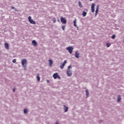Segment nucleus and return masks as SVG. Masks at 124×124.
<instances>
[{"mask_svg": "<svg viewBox=\"0 0 124 124\" xmlns=\"http://www.w3.org/2000/svg\"><path fill=\"white\" fill-rule=\"evenodd\" d=\"M62 29L63 31H65V25H63L62 27Z\"/></svg>", "mask_w": 124, "mask_h": 124, "instance_id": "23", "label": "nucleus"}, {"mask_svg": "<svg viewBox=\"0 0 124 124\" xmlns=\"http://www.w3.org/2000/svg\"><path fill=\"white\" fill-rule=\"evenodd\" d=\"M58 22H60V19H58Z\"/></svg>", "mask_w": 124, "mask_h": 124, "instance_id": "34", "label": "nucleus"}, {"mask_svg": "<svg viewBox=\"0 0 124 124\" xmlns=\"http://www.w3.org/2000/svg\"><path fill=\"white\" fill-rule=\"evenodd\" d=\"M77 21H76V19H75L74 20V27H77V25L76 24Z\"/></svg>", "mask_w": 124, "mask_h": 124, "instance_id": "21", "label": "nucleus"}, {"mask_svg": "<svg viewBox=\"0 0 124 124\" xmlns=\"http://www.w3.org/2000/svg\"><path fill=\"white\" fill-rule=\"evenodd\" d=\"M78 6L79 7H80V8H82V7H83V6L82 5L81 1H78Z\"/></svg>", "mask_w": 124, "mask_h": 124, "instance_id": "19", "label": "nucleus"}, {"mask_svg": "<svg viewBox=\"0 0 124 124\" xmlns=\"http://www.w3.org/2000/svg\"><path fill=\"white\" fill-rule=\"evenodd\" d=\"M11 9H15V11H16V8H15V7H13V6H12L11 7Z\"/></svg>", "mask_w": 124, "mask_h": 124, "instance_id": "28", "label": "nucleus"}, {"mask_svg": "<svg viewBox=\"0 0 124 124\" xmlns=\"http://www.w3.org/2000/svg\"><path fill=\"white\" fill-rule=\"evenodd\" d=\"M53 77L54 79H61V77L59 76V74H58V73H54L53 75Z\"/></svg>", "mask_w": 124, "mask_h": 124, "instance_id": "2", "label": "nucleus"}, {"mask_svg": "<svg viewBox=\"0 0 124 124\" xmlns=\"http://www.w3.org/2000/svg\"><path fill=\"white\" fill-rule=\"evenodd\" d=\"M66 50L69 51L70 54H72V51H73V47L72 46H69L66 47Z\"/></svg>", "mask_w": 124, "mask_h": 124, "instance_id": "4", "label": "nucleus"}, {"mask_svg": "<svg viewBox=\"0 0 124 124\" xmlns=\"http://www.w3.org/2000/svg\"><path fill=\"white\" fill-rule=\"evenodd\" d=\"M82 15V16H83V17H86V16H87V12L83 11Z\"/></svg>", "mask_w": 124, "mask_h": 124, "instance_id": "16", "label": "nucleus"}, {"mask_svg": "<svg viewBox=\"0 0 124 124\" xmlns=\"http://www.w3.org/2000/svg\"><path fill=\"white\" fill-rule=\"evenodd\" d=\"M28 20H29V22H30L31 24H32L33 25H35V24H36V22H35L34 20L31 19V16H29L28 17Z\"/></svg>", "mask_w": 124, "mask_h": 124, "instance_id": "1", "label": "nucleus"}, {"mask_svg": "<svg viewBox=\"0 0 124 124\" xmlns=\"http://www.w3.org/2000/svg\"><path fill=\"white\" fill-rule=\"evenodd\" d=\"M29 111H28V109L27 108H24V110H23V113L24 114H27V113Z\"/></svg>", "mask_w": 124, "mask_h": 124, "instance_id": "17", "label": "nucleus"}, {"mask_svg": "<svg viewBox=\"0 0 124 124\" xmlns=\"http://www.w3.org/2000/svg\"><path fill=\"white\" fill-rule=\"evenodd\" d=\"M48 62H49V66H52V65H53V60H49L48 61Z\"/></svg>", "mask_w": 124, "mask_h": 124, "instance_id": "15", "label": "nucleus"}, {"mask_svg": "<svg viewBox=\"0 0 124 124\" xmlns=\"http://www.w3.org/2000/svg\"><path fill=\"white\" fill-rule=\"evenodd\" d=\"M32 44L35 47L37 46V42L35 41V40H32Z\"/></svg>", "mask_w": 124, "mask_h": 124, "instance_id": "13", "label": "nucleus"}, {"mask_svg": "<svg viewBox=\"0 0 124 124\" xmlns=\"http://www.w3.org/2000/svg\"><path fill=\"white\" fill-rule=\"evenodd\" d=\"M61 22L62 24H66V19L62 16L61 17Z\"/></svg>", "mask_w": 124, "mask_h": 124, "instance_id": "3", "label": "nucleus"}, {"mask_svg": "<svg viewBox=\"0 0 124 124\" xmlns=\"http://www.w3.org/2000/svg\"><path fill=\"white\" fill-rule=\"evenodd\" d=\"M66 62H67V61H66V60H65L63 63L60 65V68H61V69H63V67H64V65H65Z\"/></svg>", "mask_w": 124, "mask_h": 124, "instance_id": "8", "label": "nucleus"}, {"mask_svg": "<svg viewBox=\"0 0 124 124\" xmlns=\"http://www.w3.org/2000/svg\"><path fill=\"white\" fill-rule=\"evenodd\" d=\"M52 21H53V23H56V18H53L52 19Z\"/></svg>", "mask_w": 124, "mask_h": 124, "instance_id": "25", "label": "nucleus"}, {"mask_svg": "<svg viewBox=\"0 0 124 124\" xmlns=\"http://www.w3.org/2000/svg\"><path fill=\"white\" fill-rule=\"evenodd\" d=\"M27 66V65H25L24 66H23V67H24V70H27V68H26Z\"/></svg>", "mask_w": 124, "mask_h": 124, "instance_id": "30", "label": "nucleus"}, {"mask_svg": "<svg viewBox=\"0 0 124 124\" xmlns=\"http://www.w3.org/2000/svg\"><path fill=\"white\" fill-rule=\"evenodd\" d=\"M99 8V5H97L96 8V10L95 13V17H96V16H97V14L98 13Z\"/></svg>", "mask_w": 124, "mask_h": 124, "instance_id": "7", "label": "nucleus"}, {"mask_svg": "<svg viewBox=\"0 0 124 124\" xmlns=\"http://www.w3.org/2000/svg\"><path fill=\"white\" fill-rule=\"evenodd\" d=\"M106 46L108 47H109V46H111V44L110 43H108L107 44H106Z\"/></svg>", "mask_w": 124, "mask_h": 124, "instance_id": "24", "label": "nucleus"}, {"mask_svg": "<svg viewBox=\"0 0 124 124\" xmlns=\"http://www.w3.org/2000/svg\"><path fill=\"white\" fill-rule=\"evenodd\" d=\"M94 6H95V4L93 3L91 6V11L93 13L94 12Z\"/></svg>", "mask_w": 124, "mask_h": 124, "instance_id": "9", "label": "nucleus"}, {"mask_svg": "<svg viewBox=\"0 0 124 124\" xmlns=\"http://www.w3.org/2000/svg\"><path fill=\"white\" fill-rule=\"evenodd\" d=\"M4 46L5 48H6L7 50L9 49V45H8V44L7 43H5L4 44Z\"/></svg>", "mask_w": 124, "mask_h": 124, "instance_id": "14", "label": "nucleus"}, {"mask_svg": "<svg viewBox=\"0 0 124 124\" xmlns=\"http://www.w3.org/2000/svg\"><path fill=\"white\" fill-rule=\"evenodd\" d=\"M72 66H71V65H69L68 66V69H70L71 68H72Z\"/></svg>", "mask_w": 124, "mask_h": 124, "instance_id": "29", "label": "nucleus"}, {"mask_svg": "<svg viewBox=\"0 0 124 124\" xmlns=\"http://www.w3.org/2000/svg\"><path fill=\"white\" fill-rule=\"evenodd\" d=\"M37 80L38 82H39V81H40V77H39V74H38L37 75Z\"/></svg>", "mask_w": 124, "mask_h": 124, "instance_id": "20", "label": "nucleus"}, {"mask_svg": "<svg viewBox=\"0 0 124 124\" xmlns=\"http://www.w3.org/2000/svg\"><path fill=\"white\" fill-rule=\"evenodd\" d=\"M80 54L79 53H78V51H76L75 54V57L76 58V59H79L80 57L79 56Z\"/></svg>", "mask_w": 124, "mask_h": 124, "instance_id": "10", "label": "nucleus"}, {"mask_svg": "<svg viewBox=\"0 0 124 124\" xmlns=\"http://www.w3.org/2000/svg\"><path fill=\"white\" fill-rule=\"evenodd\" d=\"M13 92H14V93H15V88H14L13 89Z\"/></svg>", "mask_w": 124, "mask_h": 124, "instance_id": "31", "label": "nucleus"}, {"mask_svg": "<svg viewBox=\"0 0 124 124\" xmlns=\"http://www.w3.org/2000/svg\"><path fill=\"white\" fill-rule=\"evenodd\" d=\"M85 11L88 12V9H85Z\"/></svg>", "mask_w": 124, "mask_h": 124, "instance_id": "33", "label": "nucleus"}, {"mask_svg": "<svg viewBox=\"0 0 124 124\" xmlns=\"http://www.w3.org/2000/svg\"><path fill=\"white\" fill-rule=\"evenodd\" d=\"M111 38L112 39H115V38H116V35L113 34L111 36Z\"/></svg>", "mask_w": 124, "mask_h": 124, "instance_id": "22", "label": "nucleus"}, {"mask_svg": "<svg viewBox=\"0 0 124 124\" xmlns=\"http://www.w3.org/2000/svg\"><path fill=\"white\" fill-rule=\"evenodd\" d=\"M63 109L65 113H66L68 111V107L65 106V105H63Z\"/></svg>", "mask_w": 124, "mask_h": 124, "instance_id": "12", "label": "nucleus"}, {"mask_svg": "<svg viewBox=\"0 0 124 124\" xmlns=\"http://www.w3.org/2000/svg\"><path fill=\"white\" fill-rule=\"evenodd\" d=\"M12 62H13V63H15L16 62V59H14Z\"/></svg>", "mask_w": 124, "mask_h": 124, "instance_id": "27", "label": "nucleus"}, {"mask_svg": "<svg viewBox=\"0 0 124 124\" xmlns=\"http://www.w3.org/2000/svg\"><path fill=\"white\" fill-rule=\"evenodd\" d=\"M93 0H90V1H92Z\"/></svg>", "mask_w": 124, "mask_h": 124, "instance_id": "35", "label": "nucleus"}, {"mask_svg": "<svg viewBox=\"0 0 124 124\" xmlns=\"http://www.w3.org/2000/svg\"><path fill=\"white\" fill-rule=\"evenodd\" d=\"M47 83H50V81L49 80H46Z\"/></svg>", "mask_w": 124, "mask_h": 124, "instance_id": "32", "label": "nucleus"}, {"mask_svg": "<svg viewBox=\"0 0 124 124\" xmlns=\"http://www.w3.org/2000/svg\"><path fill=\"white\" fill-rule=\"evenodd\" d=\"M103 122V120H101L98 121L99 124H101V123H102Z\"/></svg>", "mask_w": 124, "mask_h": 124, "instance_id": "26", "label": "nucleus"}, {"mask_svg": "<svg viewBox=\"0 0 124 124\" xmlns=\"http://www.w3.org/2000/svg\"><path fill=\"white\" fill-rule=\"evenodd\" d=\"M67 74L69 77H70L72 75V71L70 69L67 70Z\"/></svg>", "mask_w": 124, "mask_h": 124, "instance_id": "6", "label": "nucleus"}, {"mask_svg": "<svg viewBox=\"0 0 124 124\" xmlns=\"http://www.w3.org/2000/svg\"><path fill=\"white\" fill-rule=\"evenodd\" d=\"M85 93H86V97H88V96H89V90H86Z\"/></svg>", "mask_w": 124, "mask_h": 124, "instance_id": "18", "label": "nucleus"}, {"mask_svg": "<svg viewBox=\"0 0 124 124\" xmlns=\"http://www.w3.org/2000/svg\"><path fill=\"white\" fill-rule=\"evenodd\" d=\"M21 64L23 66H25V65H27V60L22 59L21 61Z\"/></svg>", "mask_w": 124, "mask_h": 124, "instance_id": "5", "label": "nucleus"}, {"mask_svg": "<svg viewBox=\"0 0 124 124\" xmlns=\"http://www.w3.org/2000/svg\"><path fill=\"white\" fill-rule=\"evenodd\" d=\"M121 100H122V97L121 96V95H118L117 97V102H121Z\"/></svg>", "mask_w": 124, "mask_h": 124, "instance_id": "11", "label": "nucleus"}]
</instances>
